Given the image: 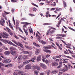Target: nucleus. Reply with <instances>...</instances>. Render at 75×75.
I'll return each mask as SVG.
<instances>
[{"label":"nucleus","instance_id":"nucleus-1","mask_svg":"<svg viewBox=\"0 0 75 75\" xmlns=\"http://www.w3.org/2000/svg\"><path fill=\"white\" fill-rule=\"evenodd\" d=\"M36 59V57H33V58H31V59L29 60H26V61H25L23 62V65H26V64H28L30 62H35V61L34 60H35Z\"/></svg>","mask_w":75,"mask_h":75},{"label":"nucleus","instance_id":"nucleus-2","mask_svg":"<svg viewBox=\"0 0 75 75\" xmlns=\"http://www.w3.org/2000/svg\"><path fill=\"white\" fill-rule=\"evenodd\" d=\"M1 35L2 36L3 38H8V36H9V35L7 33L4 32L1 33Z\"/></svg>","mask_w":75,"mask_h":75},{"label":"nucleus","instance_id":"nucleus-3","mask_svg":"<svg viewBox=\"0 0 75 75\" xmlns=\"http://www.w3.org/2000/svg\"><path fill=\"white\" fill-rule=\"evenodd\" d=\"M51 29H53V30H56V29L55 28H53L52 27H50V28L47 31L46 33V35H50V31Z\"/></svg>","mask_w":75,"mask_h":75},{"label":"nucleus","instance_id":"nucleus-4","mask_svg":"<svg viewBox=\"0 0 75 75\" xmlns=\"http://www.w3.org/2000/svg\"><path fill=\"white\" fill-rule=\"evenodd\" d=\"M31 65L30 64L26 65L25 66V69L28 70L30 69H31Z\"/></svg>","mask_w":75,"mask_h":75},{"label":"nucleus","instance_id":"nucleus-5","mask_svg":"<svg viewBox=\"0 0 75 75\" xmlns=\"http://www.w3.org/2000/svg\"><path fill=\"white\" fill-rule=\"evenodd\" d=\"M21 24H25L23 26V28H25V27H26V25H27L31 24V23H27V22H22L21 23Z\"/></svg>","mask_w":75,"mask_h":75},{"label":"nucleus","instance_id":"nucleus-6","mask_svg":"<svg viewBox=\"0 0 75 75\" xmlns=\"http://www.w3.org/2000/svg\"><path fill=\"white\" fill-rule=\"evenodd\" d=\"M1 21H0V23L2 26H4V23H5V21L2 18H1Z\"/></svg>","mask_w":75,"mask_h":75},{"label":"nucleus","instance_id":"nucleus-7","mask_svg":"<svg viewBox=\"0 0 75 75\" xmlns=\"http://www.w3.org/2000/svg\"><path fill=\"white\" fill-rule=\"evenodd\" d=\"M40 67H42V68H43L44 69H46L47 67L44 64H43L42 63H40Z\"/></svg>","mask_w":75,"mask_h":75},{"label":"nucleus","instance_id":"nucleus-8","mask_svg":"<svg viewBox=\"0 0 75 75\" xmlns=\"http://www.w3.org/2000/svg\"><path fill=\"white\" fill-rule=\"evenodd\" d=\"M58 63L55 62H53L52 63V65L53 67H57L58 66Z\"/></svg>","mask_w":75,"mask_h":75},{"label":"nucleus","instance_id":"nucleus-9","mask_svg":"<svg viewBox=\"0 0 75 75\" xmlns=\"http://www.w3.org/2000/svg\"><path fill=\"white\" fill-rule=\"evenodd\" d=\"M8 44H10V45H13V46H14L15 47H17V46L15 44L12 43V42H11L10 41H8Z\"/></svg>","mask_w":75,"mask_h":75},{"label":"nucleus","instance_id":"nucleus-10","mask_svg":"<svg viewBox=\"0 0 75 75\" xmlns=\"http://www.w3.org/2000/svg\"><path fill=\"white\" fill-rule=\"evenodd\" d=\"M11 55H16V54H17L16 53V51L13 50H11Z\"/></svg>","mask_w":75,"mask_h":75},{"label":"nucleus","instance_id":"nucleus-11","mask_svg":"<svg viewBox=\"0 0 75 75\" xmlns=\"http://www.w3.org/2000/svg\"><path fill=\"white\" fill-rule=\"evenodd\" d=\"M48 47H47L45 46H44L43 47V51L44 52H46V51H47V50H48Z\"/></svg>","mask_w":75,"mask_h":75},{"label":"nucleus","instance_id":"nucleus-12","mask_svg":"<svg viewBox=\"0 0 75 75\" xmlns=\"http://www.w3.org/2000/svg\"><path fill=\"white\" fill-rule=\"evenodd\" d=\"M23 59H27L28 58V56L27 55H23Z\"/></svg>","mask_w":75,"mask_h":75},{"label":"nucleus","instance_id":"nucleus-13","mask_svg":"<svg viewBox=\"0 0 75 75\" xmlns=\"http://www.w3.org/2000/svg\"><path fill=\"white\" fill-rule=\"evenodd\" d=\"M41 55H39V56H38L37 58V61H38V62H39L40 61H41Z\"/></svg>","mask_w":75,"mask_h":75},{"label":"nucleus","instance_id":"nucleus-14","mask_svg":"<svg viewBox=\"0 0 75 75\" xmlns=\"http://www.w3.org/2000/svg\"><path fill=\"white\" fill-rule=\"evenodd\" d=\"M40 52V50L38 49H36L35 51V54L37 55H38V54Z\"/></svg>","mask_w":75,"mask_h":75},{"label":"nucleus","instance_id":"nucleus-15","mask_svg":"<svg viewBox=\"0 0 75 75\" xmlns=\"http://www.w3.org/2000/svg\"><path fill=\"white\" fill-rule=\"evenodd\" d=\"M40 52V50L38 49H36L35 51V54L37 55H38V54Z\"/></svg>","mask_w":75,"mask_h":75},{"label":"nucleus","instance_id":"nucleus-16","mask_svg":"<svg viewBox=\"0 0 75 75\" xmlns=\"http://www.w3.org/2000/svg\"><path fill=\"white\" fill-rule=\"evenodd\" d=\"M40 52V50L38 49H36L35 51V54L37 55H38V54Z\"/></svg>","mask_w":75,"mask_h":75},{"label":"nucleus","instance_id":"nucleus-17","mask_svg":"<svg viewBox=\"0 0 75 75\" xmlns=\"http://www.w3.org/2000/svg\"><path fill=\"white\" fill-rule=\"evenodd\" d=\"M23 57V56L22 55H20L18 57V61H21L22 59V58Z\"/></svg>","mask_w":75,"mask_h":75},{"label":"nucleus","instance_id":"nucleus-18","mask_svg":"<svg viewBox=\"0 0 75 75\" xmlns=\"http://www.w3.org/2000/svg\"><path fill=\"white\" fill-rule=\"evenodd\" d=\"M4 54V55H9L10 54V52L9 51H5Z\"/></svg>","mask_w":75,"mask_h":75},{"label":"nucleus","instance_id":"nucleus-19","mask_svg":"<svg viewBox=\"0 0 75 75\" xmlns=\"http://www.w3.org/2000/svg\"><path fill=\"white\" fill-rule=\"evenodd\" d=\"M11 60L9 59H6L5 60V62L6 63H10L11 62Z\"/></svg>","mask_w":75,"mask_h":75},{"label":"nucleus","instance_id":"nucleus-20","mask_svg":"<svg viewBox=\"0 0 75 75\" xmlns=\"http://www.w3.org/2000/svg\"><path fill=\"white\" fill-rule=\"evenodd\" d=\"M31 67L32 69H37L38 66L33 65L31 66Z\"/></svg>","mask_w":75,"mask_h":75},{"label":"nucleus","instance_id":"nucleus-21","mask_svg":"<svg viewBox=\"0 0 75 75\" xmlns=\"http://www.w3.org/2000/svg\"><path fill=\"white\" fill-rule=\"evenodd\" d=\"M50 54L46 55L43 58L44 59H45V58H48L49 57H50Z\"/></svg>","mask_w":75,"mask_h":75},{"label":"nucleus","instance_id":"nucleus-22","mask_svg":"<svg viewBox=\"0 0 75 75\" xmlns=\"http://www.w3.org/2000/svg\"><path fill=\"white\" fill-rule=\"evenodd\" d=\"M18 44H19V45L20 47H21V48H22L23 49H24V47H23V45L22 44H21V43L20 42H18Z\"/></svg>","mask_w":75,"mask_h":75},{"label":"nucleus","instance_id":"nucleus-23","mask_svg":"<svg viewBox=\"0 0 75 75\" xmlns=\"http://www.w3.org/2000/svg\"><path fill=\"white\" fill-rule=\"evenodd\" d=\"M18 73L19 74H21V75H24L25 74V73L24 72V71H20L18 72Z\"/></svg>","mask_w":75,"mask_h":75},{"label":"nucleus","instance_id":"nucleus-24","mask_svg":"<svg viewBox=\"0 0 75 75\" xmlns=\"http://www.w3.org/2000/svg\"><path fill=\"white\" fill-rule=\"evenodd\" d=\"M23 30L24 31V32L26 34V35H28V32H27V31H28V29H25V28H23Z\"/></svg>","mask_w":75,"mask_h":75},{"label":"nucleus","instance_id":"nucleus-25","mask_svg":"<svg viewBox=\"0 0 75 75\" xmlns=\"http://www.w3.org/2000/svg\"><path fill=\"white\" fill-rule=\"evenodd\" d=\"M23 53L25 54H29L30 53L27 51H25L23 52Z\"/></svg>","mask_w":75,"mask_h":75},{"label":"nucleus","instance_id":"nucleus-26","mask_svg":"<svg viewBox=\"0 0 75 75\" xmlns=\"http://www.w3.org/2000/svg\"><path fill=\"white\" fill-rule=\"evenodd\" d=\"M33 44L35 46H36V47H40V46L39 45H38L36 43L34 42L33 43Z\"/></svg>","mask_w":75,"mask_h":75},{"label":"nucleus","instance_id":"nucleus-27","mask_svg":"<svg viewBox=\"0 0 75 75\" xmlns=\"http://www.w3.org/2000/svg\"><path fill=\"white\" fill-rule=\"evenodd\" d=\"M23 67H24V66H23V64H22L21 65H18V68L19 69H21V68H22Z\"/></svg>","mask_w":75,"mask_h":75},{"label":"nucleus","instance_id":"nucleus-28","mask_svg":"<svg viewBox=\"0 0 75 75\" xmlns=\"http://www.w3.org/2000/svg\"><path fill=\"white\" fill-rule=\"evenodd\" d=\"M25 48H26L27 49H28V50H31V49H32L31 47H29L28 46L25 45Z\"/></svg>","mask_w":75,"mask_h":75},{"label":"nucleus","instance_id":"nucleus-29","mask_svg":"<svg viewBox=\"0 0 75 75\" xmlns=\"http://www.w3.org/2000/svg\"><path fill=\"white\" fill-rule=\"evenodd\" d=\"M10 49L12 50H17V49H16V48L13 47H11L10 48Z\"/></svg>","mask_w":75,"mask_h":75},{"label":"nucleus","instance_id":"nucleus-30","mask_svg":"<svg viewBox=\"0 0 75 75\" xmlns=\"http://www.w3.org/2000/svg\"><path fill=\"white\" fill-rule=\"evenodd\" d=\"M42 37L41 36H38V37L37 40H38L39 42H40V39H41Z\"/></svg>","mask_w":75,"mask_h":75},{"label":"nucleus","instance_id":"nucleus-31","mask_svg":"<svg viewBox=\"0 0 75 75\" xmlns=\"http://www.w3.org/2000/svg\"><path fill=\"white\" fill-rule=\"evenodd\" d=\"M55 32V31L54 30H51L50 32V34H54V33Z\"/></svg>","mask_w":75,"mask_h":75},{"label":"nucleus","instance_id":"nucleus-32","mask_svg":"<svg viewBox=\"0 0 75 75\" xmlns=\"http://www.w3.org/2000/svg\"><path fill=\"white\" fill-rule=\"evenodd\" d=\"M68 69H65V67H64L62 70V72H65V71H67Z\"/></svg>","mask_w":75,"mask_h":75},{"label":"nucleus","instance_id":"nucleus-33","mask_svg":"<svg viewBox=\"0 0 75 75\" xmlns=\"http://www.w3.org/2000/svg\"><path fill=\"white\" fill-rule=\"evenodd\" d=\"M59 64L60 65L59 66H58L57 67V68H61V67H62V63H60Z\"/></svg>","mask_w":75,"mask_h":75},{"label":"nucleus","instance_id":"nucleus-34","mask_svg":"<svg viewBox=\"0 0 75 75\" xmlns=\"http://www.w3.org/2000/svg\"><path fill=\"white\" fill-rule=\"evenodd\" d=\"M18 36L19 37H21L22 38H23V40H24L25 41L26 40V39L25 38L21 36L20 35H19Z\"/></svg>","mask_w":75,"mask_h":75},{"label":"nucleus","instance_id":"nucleus-35","mask_svg":"<svg viewBox=\"0 0 75 75\" xmlns=\"http://www.w3.org/2000/svg\"><path fill=\"white\" fill-rule=\"evenodd\" d=\"M31 30L30 29H29L30 33H31L32 34H33V29H32L31 28Z\"/></svg>","mask_w":75,"mask_h":75},{"label":"nucleus","instance_id":"nucleus-36","mask_svg":"<svg viewBox=\"0 0 75 75\" xmlns=\"http://www.w3.org/2000/svg\"><path fill=\"white\" fill-rule=\"evenodd\" d=\"M58 72V71L57 70H55L52 71V73L54 74H57Z\"/></svg>","mask_w":75,"mask_h":75},{"label":"nucleus","instance_id":"nucleus-37","mask_svg":"<svg viewBox=\"0 0 75 75\" xmlns=\"http://www.w3.org/2000/svg\"><path fill=\"white\" fill-rule=\"evenodd\" d=\"M49 15V12L47 11L46 12V16L47 18H48V17Z\"/></svg>","mask_w":75,"mask_h":75},{"label":"nucleus","instance_id":"nucleus-38","mask_svg":"<svg viewBox=\"0 0 75 75\" xmlns=\"http://www.w3.org/2000/svg\"><path fill=\"white\" fill-rule=\"evenodd\" d=\"M68 51H69V53L71 54H74V53L73 52L71 51L69 49L68 50Z\"/></svg>","mask_w":75,"mask_h":75},{"label":"nucleus","instance_id":"nucleus-39","mask_svg":"<svg viewBox=\"0 0 75 75\" xmlns=\"http://www.w3.org/2000/svg\"><path fill=\"white\" fill-rule=\"evenodd\" d=\"M46 53H48L49 54H50V53H51V52L50 51V50H48L47 51H46Z\"/></svg>","mask_w":75,"mask_h":75},{"label":"nucleus","instance_id":"nucleus-40","mask_svg":"<svg viewBox=\"0 0 75 75\" xmlns=\"http://www.w3.org/2000/svg\"><path fill=\"white\" fill-rule=\"evenodd\" d=\"M67 65H68V69H70V68H71V64H67Z\"/></svg>","mask_w":75,"mask_h":75},{"label":"nucleus","instance_id":"nucleus-41","mask_svg":"<svg viewBox=\"0 0 75 75\" xmlns=\"http://www.w3.org/2000/svg\"><path fill=\"white\" fill-rule=\"evenodd\" d=\"M4 49V50H8V48H7V47H5V46H3L2 47Z\"/></svg>","mask_w":75,"mask_h":75},{"label":"nucleus","instance_id":"nucleus-42","mask_svg":"<svg viewBox=\"0 0 75 75\" xmlns=\"http://www.w3.org/2000/svg\"><path fill=\"white\" fill-rule=\"evenodd\" d=\"M15 57L14 58V60H15L16 59V58H17V57H18V54H16L15 55Z\"/></svg>","mask_w":75,"mask_h":75},{"label":"nucleus","instance_id":"nucleus-43","mask_svg":"<svg viewBox=\"0 0 75 75\" xmlns=\"http://www.w3.org/2000/svg\"><path fill=\"white\" fill-rule=\"evenodd\" d=\"M64 6V8L67 7V5H66V3L65 1H63Z\"/></svg>","mask_w":75,"mask_h":75},{"label":"nucleus","instance_id":"nucleus-44","mask_svg":"<svg viewBox=\"0 0 75 75\" xmlns=\"http://www.w3.org/2000/svg\"><path fill=\"white\" fill-rule=\"evenodd\" d=\"M34 73H35V75H38V71H34Z\"/></svg>","mask_w":75,"mask_h":75},{"label":"nucleus","instance_id":"nucleus-45","mask_svg":"<svg viewBox=\"0 0 75 75\" xmlns=\"http://www.w3.org/2000/svg\"><path fill=\"white\" fill-rule=\"evenodd\" d=\"M61 10V8H56V11H60V10Z\"/></svg>","mask_w":75,"mask_h":75},{"label":"nucleus","instance_id":"nucleus-46","mask_svg":"<svg viewBox=\"0 0 75 75\" xmlns=\"http://www.w3.org/2000/svg\"><path fill=\"white\" fill-rule=\"evenodd\" d=\"M50 70H48L47 71V75H50Z\"/></svg>","mask_w":75,"mask_h":75},{"label":"nucleus","instance_id":"nucleus-47","mask_svg":"<svg viewBox=\"0 0 75 75\" xmlns=\"http://www.w3.org/2000/svg\"><path fill=\"white\" fill-rule=\"evenodd\" d=\"M6 28L7 30H8V32H11V30H10L9 28L7 27H6Z\"/></svg>","mask_w":75,"mask_h":75},{"label":"nucleus","instance_id":"nucleus-48","mask_svg":"<svg viewBox=\"0 0 75 75\" xmlns=\"http://www.w3.org/2000/svg\"><path fill=\"white\" fill-rule=\"evenodd\" d=\"M45 62L46 64H48V62H49V61L47 59H46L45 60Z\"/></svg>","mask_w":75,"mask_h":75},{"label":"nucleus","instance_id":"nucleus-49","mask_svg":"<svg viewBox=\"0 0 75 75\" xmlns=\"http://www.w3.org/2000/svg\"><path fill=\"white\" fill-rule=\"evenodd\" d=\"M32 5H33V6H36V7H38V6H37V5L34 4L33 3H32Z\"/></svg>","mask_w":75,"mask_h":75},{"label":"nucleus","instance_id":"nucleus-50","mask_svg":"<svg viewBox=\"0 0 75 75\" xmlns=\"http://www.w3.org/2000/svg\"><path fill=\"white\" fill-rule=\"evenodd\" d=\"M40 75H45V73L40 72Z\"/></svg>","mask_w":75,"mask_h":75},{"label":"nucleus","instance_id":"nucleus-51","mask_svg":"<svg viewBox=\"0 0 75 75\" xmlns=\"http://www.w3.org/2000/svg\"><path fill=\"white\" fill-rule=\"evenodd\" d=\"M4 66V64L1 62H0V68L1 67V66Z\"/></svg>","mask_w":75,"mask_h":75},{"label":"nucleus","instance_id":"nucleus-52","mask_svg":"<svg viewBox=\"0 0 75 75\" xmlns=\"http://www.w3.org/2000/svg\"><path fill=\"white\" fill-rule=\"evenodd\" d=\"M2 14L3 17H6V16L5 14H4V13H2Z\"/></svg>","mask_w":75,"mask_h":75},{"label":"nucleus","instance_id":"nucleus-53","mask_svg":"<svg viewBox=\"0 0 75 75\" xmlns=\"http://www.w3.org/2000/svg\"><path fill=\"white\" fill-rule=\"evenodd\" d=\"M8 67H11L13 66V64H8Z\"/></svg>","mask_w":75,"mask_h":75},{"label":"nucleus","instance_id":"nucleus-54","mask_svg":"<svg viewBox=\"0 0 75 75\" xmlns=\"http://www.w3.org/2000/svg\"><path fill=\"white\" fill-rule=\"evenodd\" d=\"M14 37L15 38H16L17 40H18V39H19V38L17 36H16V35H14Z\"/></svg>","mask_w":75,"mask_h":75},{"label":"nucleus","instance_id":"nucleus-55","mask_svg":"<svg viewBox=\"0 0 75 75\" xmlns=\"http://www.w3.org/2000/svg\"><path fill=\"white\" fill-rule=\"evenodd\" d=\"M65 36H66V35H65L61 34V37H65Z\"/></svg>","mask_w":75,"mask_h":75},{"label":"nucleus","instance_id":"nucleus-56","mask_svg":"<svg viewBox=\"0 0 75 75\" xmlns=\"http://www.w3.org/2000/svg\"><path fill=\"white\" fill-rule=\"evenodd\" d=\"M13 20L14 23V25H16V22H15V20H14V16H13Z\"/></svg>","mask_w":75,"mask_h":75},{"label":"nucleus","instance_id":"nucleus-57","mask_svg":"<svg viewBox=\"0 0 75 75\" xmlns=\"http://www.w3.org/2000/svg\"><path fill=\"white\" fill-rule=\"evenodd\" d=\"M56 37H61V34H58L56 35Z\"/></svg>","mask_w":75,"mask_h":75},{"label":"nucleus","instance_id":"nucleus-58","mask_svg":"<svg viewBox=\"0 0 75 75\" xmlns=\"http://www.w3.org/2000/svg\"><path fill=\"white\" fill-rule=\"evenodd\" d=\"M9 26L10 27H11L12 30H14V29H13V26H12V25H10Z\"/></svg>","mask_w":75,"mask_h":75},{"label":"nucleus","instance_id":"nucleus-59","mask_svg":"<svg viewBox=\"0 0 75 75\" xmlns=\"http://www.w3.org/2000/svg\"><path fill=\"white\" fill-rule=\"evenodd\" d=\"M62 38L61 37H57L56 38V39H62Z\"/></svg>","mask_w":75,"mask_h":75},{"label":"nucleus","instance_id":"nucleus-60","mask_svg":"<svg viewBox=\"0 0 75 75\" xmlns=\"http://www.w3.org/2000/svg\"><path fill=\"white\" fill-rule=\"evenodd\" d=\"M9 34L11 35L12 36L13 35V33L11 32H9Z\"/></svg>","mask_w":75,"mask_h":75},{"label":"nucleus","instance_id":"nucleus-61","mask_svg":"<svg viewBox=\"0 0 75 75\" xmlns=\"http://www.w3.org/2000/svg\"><path fill=\"white\" fill-rule=\"evenodd\" d=\"M52 6H55L56 5V3H55V2H54V4L52 5H51Z\"/></svg>","mask_w":75,"mask_h":75},{"label":"nucleus","instance_id":"nucleus-62","mask_svg":"<svg viewBox=\"0 0 75 75\" xmlns=\"http://www.w3.org/2000/svg\"><path fill=\"white\" fill-rule=\"evenodd\" d=\"M41 42H42V44H45V42H44V41H43V40H42L41 41Z\"/></svg>","mask_w":75,"mask_h":75},{"label":"nucleus","instance_id":"nucleus-63","mask_svg":"<svg viewBox=\"0 0 75 75\" xmlns=\"http://www.w3.org/2000/svg\"><path fill=\"white\" fill-rule=\"evenodd\" d=\"M62 72H60L59 73L58 75H61L62 74Z\"/></svg>","mask_w":75,"mask_h":75},{"label":"nucleus","instance_id":"nucleus-64","mask_svg":"<svg viewBox=\"0 0 75 75\" xmlns=\"http://www.w3.org/2000/svg\"><path fill=\"white\" fill-rule=\"evenodd\" d=\"M17 74H18L17 72H15L13 73V75H17Z\"/></svg>","mask_w":75,"mask_h":75}]
</instances>
